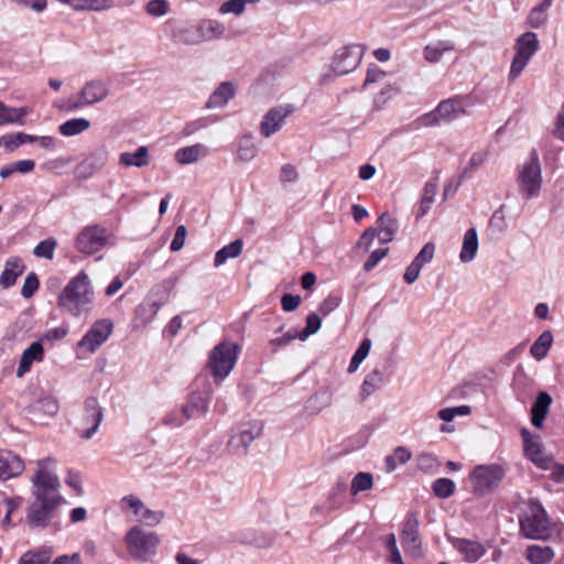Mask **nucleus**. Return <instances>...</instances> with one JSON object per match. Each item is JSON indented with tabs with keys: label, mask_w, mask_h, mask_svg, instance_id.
<instances>
[{
	"label": "nucleus",
	"mask_w": 564,
	"mask_h": 564,
	"mask_svg": "<svg viewBox=\"0 0 564 564\" xmlns=\"http://www.w3.org/2000/svg\"><path fill=\"white\" fill-rule=\"evenodd\" d=\"M93 301V291L88 275L82 271L72 279L58 296V306L73 316L88 311Z\"/></svg>",
	"instance_id": "f03ea898"
},
{
	"label": "nucleus",
	"mask_w": 564,
	"mask_h": 564,
	"mask_svg": "<svg viewBox=\"0 0 564 564\" xmlns=\"http://www.w3.org/2000/svg\"><path fill=\"white\" fill-rule=\"evenodd\" d=\"M31 112L29 107H9L0 101V127L6 124H24V118Z\"/></svg>",
	"instance_id": "c85d7f7f"
},
{
	"label": "nucleus",
	"mask_w": 564,
	"mask_h": 564,
	"mask_svg": "<svg viewBox=\"0 0 564 564\" xmlns=\"http://www.w3.org/2000/svg\"><path fill=\"white\" fill-rule=\"evenodd\" d=\"M517 181L523 198L531 199L539 196L542 186V171L535 150H532L529 159L519 166Z\"/></svg>",
	"instance_id": "39448f33"
},
{
	"label": "nucleus",
	"mask_w": 564,
	"mask_h": 564,
	"mask_svg": "<svg viewBox=\"0 0 564 564\" xmlns=\"http://www.w3.org/2000/svg\"><path fill=\"white\" fill-rule=\"evenodd\" d=\"M506 471L498 464L478 465L470 473L473 492L485 496L492 492L503 479Z\"/></svg>",
	"instance_id": "6e6552de"
},
{
	"label": "nucleus",
	"mask_w": 564,
	"mask_h": 564,
	"mask_svg": "<svg viewBox=\"0 0 564 564\" xmlns=\"http://www.w3.org/2000/svg\"><path fill=\"white\" fill-rule=\"evenodd\" d=\"M237 345L221 343L214 347L209 355L208 368L215 381H223L232 370L237 361Z\"/></svg>",
	"instance_id": "1a4fd4ad"
},
{
	"label": "nucleus",
	"mask_w": 564,
	"mask_h": 564,
	"mask_svg": "<svg viewBox=\"0 0 564 564\" xmlns=\"http://www.w3.org/2000/svg\"><path fill=\"white\" fill-rule=\"evenodd\" d=\"M364 47L359 44L344 46L334 55L332 68L336 75H346L360 64Z\"/></svg>",
	"instance_id": "4468645a"
},
{
	"label": "nucleus",
	"mask_w": 564,
	"mask_h": 564,
	"mask_svg": "<svg viewBox=\"0 0 564 564\" xmlns=\"http://www.w3.org/2000/svg\"><path fill=\"white\" fill-rule=\"evenodd\" d=\"M553 344V335L550 330H544L539 338L532 344L530 352L536 360H542L546 357Z\"/></svg>",
	"instance_id": "58836bf2"
},
{
	"label": "nucleus",
	"mask_w": 564,
	"mask_h": 564,
	"mask_svg": "<svg viewBox=\"0 0 564 564\" xmlns=\"http://www.w3.org/2000/svg\"><path fill=\"white\" fill-rule=\"evenodd\" d=\"M419 520L414 513L408 516L402 533L401 543L406 552L415 554L421 547V539L419 535Z\"/></svg>",
	"instance_id": "5701e85b"
},
{
	"label": "nucleus",
	"mask_w": 564,
	"mask_h": 564,
	"mask_svg": "<svg viewBox=\"0 0 564 564\" xmlns=\"http://www.w3.org/2000/svg\"><path fill=\"white\" fill-rule=\"evenodd\" d=\"M112 329L113 324L110 319L105 318L96 321L86 335L79 340V348L88 352H95L96 349L109 338Z\"/></svg>",
	"instance_id": "f3484780"
},
{
	"label": "nucleus",
	"mask_w": 564,
	"mask_h": 564,
	"mask_svg": "<svg viewBox=\"0 0 564 564\" xmlns=\"http://www.w3.org/2000/svg\"><path fill=\"white\" fill-rule=\"evenodd\" d=\"M437 465V458L432 454L423 453L417 456V467L423 471H431Z\"/></svg>",
	"instance_id": "e2e57ef3"
},
{
	"label": "nucleus",
	"mask_w": 564,
	"mask_h": 564,
	"mask_svg": "<svg viewBox=\"0 0 564 564\" xmlns=\"http://www.w3.org/2000/svg\"><path fill=\"white\" fill-rule=\"evenodd\" d=\"M90 127V121L86 118H73L58 127V131L64 137H74L77 135Z\"/></svg>",
	"instance_id": "ea45409f"
},
{
	"label": "nucleus",
	"mask_w": 564,
	"mask_h": 564,
	"mask_svg": "<svg viewBox=\"0 0 564 564\" xmlns=\"http://www.w3.org/2000/svg\"><path fill=\"white\" fill-rule=\"evenodd\" d=\"M466 106V97L464 96H455L442 100L433 111L420 118L421 124L425 127L448 124L467 113Z\"/></svg>",
	"instance_id": "20e7f679"
},
{
	"label": "nucleus",
	"mask_w": 564,
	"mask_h": 564,
	"mask_svg": "<svg viewBox=\"0 0 564 564\" xmlns=\"http://www.w3.org/2000/svg\"><path fill=\"white\" fill-rule=\"evenodd\" d=\"M144 11L152 18H162L171 11L167 0H150L144 6Z\"/></svg>",
	"instance_id": "8fccbe9b"
},
{
	"label": "nucleus",
	"mask_w": 564,
	"mask_h": 564,
	"mask_svg": "<svg viewBox=\"0 0 564 564\" xmlns=\"http://www.w3.org/2000/svg\"><path fill=\"white\" fill-rule=\"evenodd\" d=\"M552 398L547 392H540L531 408V423L533 426L540 429L543 425V421L546 417Z\"/></svg>",
	"instance_id": "bb28decb"
},
{
	"label": "nucleus",
	"mask_w": 564,
	"mask_h": 564,
	"mask_svg": "<svg viewBox=\"0 0 564 564\" xmlns=\"http://www.w3.org/2000/svg\"><path fill=\"white\" fill-rule=\"evenodd\" d=\"M208 397L200 392H194L191 394L187 403L182 406V417L174 419L173 415L165 417V424H172L180 426L187 420L195 419L205 414L208 410Z\"/></svg>",
	"instance_id": "a211bd4d"
},
{
	"label": "nucleus",
	"mask_w": 564,
	"mask_h": 564,
	"mask_svg": "<svg viewBox=\"0 0 564 564\" xmlns=\"http://www.w3.org/2000/svg\"><path fill=\"white\" fill-rule=\"evenodd\" d=\"M34 501L28 508V521L34 528L47 527L63 498L59 494V478L56 460L48 456L36 462V470L31 478Z\"/></svg>",
	"instance_id": "f257e3e1"
},
{
	"label": "nucleus",
	"mask_w": 564,
	"mask_h": 564,
	"mask_svg": "<svg viewBox=\"0 0 564 564\" xmlns=\"http://www.w3.org/2000/svg\"><path fill=\"white\" fill-rule=\"evenodd\" d=\"M449 542L463 560L469 564L479 561L487 552L486 546L478 540L452 538Z\"/></svg>",
	"instance_id": "412c9836"
},
{
	"label": "nucleus",
	"mask_w": 564,
	"mask_h": 564,
	"mask_svg": "<svg viewBox=\"0 0 564 564\" xmlns=\"http://www.w3.org/2000/svg\"><path fill=\"white\" fill-rule=\"evenodd\" d=\"M235 96L234 86L228 83H221L208 99V108H221Z\"/></svg>",
	"instance_id": "473e14b6"
},
{
	"label": "nucleus",
	"mask_w": 564,
	"mask_h": 564,
	"mask_svg": "<svg viewBox=\"0 0 564 564\" xmlns=\"http://www.w3.org/2000/svg\"><path fill=\"white\" fill-rule=\"evenodd\" d=\"M554 557V551L550 546L530 545L525 552V558L531 564H544L551 562Z\"/></svg>",
	"instance_id": "e433bc0d"
},
{
	"label": "nucleus",
	"mask_w": 564,
	"mask_h": 564,
	"mask_svg": "<svg viewBox=\"0 0 564 564\" xmlns=\"http://www.w3.org/2000/svg\"><path fill=\"white\" fill-rule=\"evenodd\" d=\"M259 0H228L224 2L219 8L220 14L234 13L240 15L245 12L248 3H257Z\"/></svg>",
	"instance_id": "3c124183"
},
{
	"label": "nucleus",
	"mask_w": 564,
	"mask_h": 564,
	"mask_svg": "<svg viewBox=\"0 0 564 564\" xmlns=\"http://www.w3.org/2000/svg\"><path fill=\"white\" fill-rule=\"evenodd\" d=\"M539 45L538 36L533 32H525L517 39L514 44L516 54L509 70V80H514L521 75L532 56L538 52Z\"/></svg>",
	"instance_id": "9d476101"
},
{
	"label": "nucleus",
	"mask_w": 564,
	"mask_h": 564,
	"mask_svg": "<svg viewBox=\"0 0 564 564\" xmlns=\"http://www.w3.org/2000/svg\"><path fill=\"white\" fill-rule=\"evenodd\" d=\"M478 250V235L475 228H469L463 239L459 259L464 263L473 261Z\"/></svg>",
	"instance_id": "2f4dec72"
},
{
	"label": "nucleus",
	"mask_w": 564,
	"mask_h": 564,
	"mask_svg": "<svg viewBox=\"0 0 564 564\" xmlns=\"http://www.w3.org/2000/svg\"><path fill=\"white\" fill-rule=\"evenodd\" d=\"M127 551L134 561L148 562L155 554L160 544L159 535L141 524L131 527L123 538Z\"/></svg>",
	"instance_id": "7ed1b4c3"
},
{
	"label": "nucleus",
	"mask_w": 564,
	"mask_h": 564,
	"mask_svg": "<svg viewBox=\"0 0 564 564\" xmlns=\"http://www.w3.org/2000/svg\"><path fill=\"white\" fill-rule=\"evenodd\" d=\"M554 135L564 142V102L561 106V109L556 116Z\"/></svg>",
	"instance_id": "774afa93"
},
{
	"label": "nucleus",
	"mask_w": 564,
	"mask_h": 564,
	"mask_svg": "<svg viewBox=\"0 0 564 564\" xmlns=\"http://www.w3.org/2000/svg\"><path fill=\"white\" fill-rule=\"evenodd\" d=\"M395 93H397V89L391 85L383 87L373 99L375 109H377V110L382 109L386 106V104L388 102V100H390L394 96Z\"/></svg>",
	"instance_id": "bf43d9fd"
},
{
	"label": "nucleus",
	"mask_w": 564,
	"mask_h": 564,
	"mask_svg": "<svg viewBox=\"0 0 564 564\" xmlns=\"http://www.w3.org/2000/svg\"><path fill=\"white\" fill-rule=\"evenodd\" d=\"M470 413H471V409L469 405H459V406L442 409L438 411L437 416L445 422H451L457 415L465 416V415H469Z\"/></svg>",
	"instance_id": "6e6d98bb"
},
{
	"label": "nucleus",
	"mask_w": 564,
	"mask_h": 564,
	"mask_svg": "<svg viewBox=\"0 0 564 564\" xmlns=\"http://www.w3.org/2000/svg\"><path fill=\"white\" fill-rule=\"evenodd\" d=\"M322 325V319L316 313H311L306 317V325L304 329L299 333V339L305 340L311 335L318 332Z\"/></svg>",
	"instance_id": "5fc2aeb1"
},
{
	"label": "nucleus",
	"mask_w": 564,
	"mask_h": 564,
	"mask_svg": "<svg viewBox=\"0 0 564 564\" xmlns=\"http://www.w3.org/2000/svg\"><path fill=\"white\" fill-rule=\"evenodd\" d=\"M186 236H187L186 227L184 225H180L176 228L174 238L171 242V246H170L171 250L174 252L180 251L185 243Z\"/></svg>",
	"instance_id": "0e129e2a"
},
{
	"label": "nucleus",
	"mask_w": 564,
	"mask_h": 564,
	"mask_svg": "<svg viewBox=\"0 0 564 564\" xmlns=\"http://www.w3.org/2000/svg\"><path fill=\"white\" fill-rule=\"evenodd\" d=\"M553 0H542L539 4L534 6L528 17L527 24L532 29H540L546 24L549 20V10Z\"/></svg>",
	"instance_id": "7c9ffc66"
},
{
	"label": "nucleus",
	"mask_w": 564,
	"mask_h": 564,
	"mask_svg": "<svg viewBox=\"0 0 564 564\" xmlns=\"http://www.w3.org/2000/svg\"><path fill=\"white\" fill-rule=\"evenodd\" d=\"M520 529L524 536L532 540H545L550 536V522L539 502L530 501L527 512L520 518Z\"/></svg>",
	"instance_id": "423d86ee"
},
{
	"label": "nucleus",
	"mask_w": 564,
	"mask_h": 564,
	"mask_svg": "<svg viewBox=\"0 0 564 564\" xmlns=\"http://www.w3.org/2000/svg\"><path fill=\"white\" fill-rule=\"evenodd\" d=\"M40 285L37 275L34 272H31L26 275L24 283L21 289V295L24 299H30L37 291Z\"/></svg>",
	"instance_id": "4d7b16f0"
},
{
	"label": "nucleus",
	"mask_w": 564,
	"mask_h": 564,
	"mask_svg": "<svg viewBox=\"0 0 564 564\" xmlns=\"http://www.w3.org/2000/svg\"><path fill=\"white\" fill-rule=\"evenodd\" d=\"M293 112L291 105L278 106L270 109L263 117L260 124V132L264 138H270L278 132L284 120Z\"/></svg>",
	"instance_id": "aec40b11"
},
{
	"label": "nucleus",
	"mask_w": 564,
	"mask_h": 564,
	"mask_svg": "<svg viewBox=\"0 0 564 564\" xmlns=\"http://www.w3.org/2000/svg\"><path fill=\"white\" fill-rule=\"evenodd\" d=\"M59 410L58 402L52 397H44L33 404V412L43 417H54Z\"/></svg>",
	"instance_id": "37998d69"
},
{
	"label": "nucleus",
	"mask_w": 564,
	"mask_h": 564,
	"mask_svg": "<svg viewBox=\"0 0 564 564\" xmlns=\"http://www.w3.org/2000/svg\"><path fill=\"white\" fill-rule=\"evenodd\" d=\"M57 246V242L54 238H47L45 240L40 241L34 250L33 253L37 258H44L47 260H52L54 258L55 248Z\"/></svg>",
	"instance_id": "603ef678"
},
{
	"label": "nucleus",
	"mask_w": 564,
	"mask_h": 564,
	"mask_svg": "<svg viewBox=\"0 0 564 564\" xmlns=\"http://www.w3.org/2000/svg\"><path fill=\"white\" fill-rule=\"evenodd\" d=\"M36 135L28 134L24 132H17L13 134H6L2 137V143L4 148L12 152L22 144L35 142Z\"/></svg>",
	"instance_id": "a18cd8bd"
},
{
	"label": "nucleus",
	"mask_w": 564,
	"mask_h": 564,
	"mask_svg": "<svg viewBox=\"0 0 564 564\" xmlns=\"http://www.w3.org/2000/svg\"><path fill=\"white\" fill-rule=\"evenodd\" d=\"M258 148L251 135H243L238 141L237 156L241 162H250L256 158Z\"/></svg>",
	"instance_id": "79ce46f5"
},
{
	"label": "nucleus",
	"mask_w": 564,
	"mask_h": 564,
	"mask_svg": "<svg viewBox=\"0 0 564 564\" xmlns=\"http://www.w3.org/2000/svg\"><path fill=\"white\" fill-rule=\"evenodd\" d=\"M434 253L435 245L433 242H427L423 246V248L413 259V261L423 268L425 264L430 263L433 260Z\"/></svg>",
	"instance_id": "13d9d810"
},
{
	"label": "nucleus",
	"mask_w": 564,
	"mask_h": 564,
	"mask_svg": "<svg viewBox=\"0 0 564 564\" xmlns=\"http://www.w3.org/2000/svg\"><path fill=\"white\" fill-rule=\"evenodd\" d=\"M486 159L487 154L485 152L474 153L463 172V177H467L473 171L481 166L485 163Z\"/></svg>",
	"instance_id": "052dcab7"
},
{
	"label": "nucleus",
	"mask_w": 564,
	"mask_h": 564,
	"mask_svg": "<svg viewBox=\"0 0 564 564\" xmlns=\"http://www.w3.org/2000/svg\"><path fill=\"white\" fill-rule=\"evenodd\" d=\"M208 154L209 150L205 144L196 143L176 150L174 160L181 165H188L205 159Z\"/></svg>",
	"instance_id": "b1692460"
},
{
	"label": "nucleus",
	"mask_w": 564,
	"mask_h": 564,
	"mask_svg": "<svg viewBox=\"0 0 564 564\" xmlns=\"http://www.w3.org/2000/svg\"><path fill=\"white\" fill-rule=\"evenodd\" d=\"M388 248H379L371 252L369 259L364 264V270L371 271L388 253Z\"/></svg>",
	"instance_id": "680f3d73"
},
{
	"label": "nucleus",
	"mask_w": 564,
	"mask_h": 564,
	"mask_svg": "<svg viewBox=\"0 0 564 564\" xmlns=\"http://www.w3.org/2000/svg\"><path fill=\"white\" fill-rule=\"evenodd\" d=\"M25 468L23 459L11 451H0V480L20 476Z\"/></svg>",
	"instance_id": "4be33fe9"
},
{
	"label": "nucleus",
	"mask_w": 564,
	"mask_h": 564,
	"mask_svg": "<svg viewBox=\"0 0 564 564\" xmlns=\"http://www.w3.org/2000/svg\"><path fill=\"white\" fill-rule=\"evenodd\" d=\"M107 243V231L99 226H87L80 230L76 239V248L86 254L101 250Z\"/></svg>",
	"instance_id": "2eb2a0df"
},
{
	"label": "nucleus",
	"mask_w": 564,
	"mask_h": 564,
	"mask_svg": "<svg viewBox=\"0 0 564 564\" xmlns=\"http://www.w3.org/2000/svg\"><path fill=\"white\" fill-rule=\"evenodd\" d=\"M120 507L122 510L130 509L138 520L147 527H156L165 518L164 511L148 508L135 495H127L122 497Z\"/></svg>",
	"instance_id": "ddd939ff"
},
{
	"label": "nucleus",
	"mask_w": 564,
	"mask_h": 564,
	"mask_svg": "<svg viewBox=\"0 0 564 564\" xmlns=\"http://www.w3.org/2000/svg\"><path fill=\"white\" fill-rule=\"evenodd\" d=\"M299 177L295 166L292 164H284L280 171V181L282 183H294Z\"/></svg>",
	"instance_id": "69168bd1"
},
{
	"label": "nucleus",
	"mask_w": 564,
	"mask_h": 564,
	"mask_svg": "<svg viewBox=\"0 0 564 564\" xmlns=\"http://www.w3.org/2000/svg\"><path fill=\"white\" fill-rule=\"evenodd\" d=\"M370 348H371V340L369 338H365L360 343L359 347L357 348V350L355 351V354L351 357L350 364L348 366L349 373H352L358 369L360 364L368 356Z\"/></svg>",
	"instance_id": "de8ad7c7"
},
{
	"label": "nucleus",
	"mask_w": 564,
	"mask_h": 564,
	"mask_svg": "<svg viewBox=\"0 0 564 564\" xmlns=\"http://www.w3.org/2000/svg\"><path fill=\"white\" fill-rule=\"evenodd\" d=\"M243 241L236 239L235 241L224 246L215 254L214 265L216 268L223 265L228 259L237 258L241 254Z\"/></svg>",
	"instance_id": "c9c22d12"
},
{
	"label": "nucleus",
	"mask_w": 564,
	"mask_h": 564,
	"mask_svg": "<svg viewBox=\"0 0 564 564\" xmlns=\"http://www.w3.org/2000/svg\"><path fill=\"white\" fill-rule=\"evenodd\" d=\"M118 164L122 167H144L150 164L149 149L145 145L139 147L134 152H122L119 155Z\"/></svg>",
	"instance_id": "a878e982"
},
{
	"label": "nucleus",
	"mask_w": 564,
	"mask_h": 564,
	"mask_svg": "<svg viewBox=\"0 0 564 564\" xmlns=\"http://www.w3.org/2000/svg\"><path fill=\"white\" fill-rule=\"evenodd\" d=\"M24 269L25 265L20 258L8 259L0 275V285L4 289L12 286L17 279L24 272Z\"/></svg>",
	"instance_id": "cd10ccee"
},
{
	"label": "nucleus",
	"mask_w": 564,
	"mask_h": 564,
	"mask_svg": "<svg viewBox=\"0 0 564 564\" xmlns=\"http://www.w3.org/2000/svg\"><path fill=\"white\" fill-rule=\"evenodd\" d=\"M197 28L202 43L221 37L226 30L224 23L214 19L199 21Z\"/></svg>",
	"instance_id": "c756f323"
},
{
	"label": "nucleus",
	"mask_w": 564,
	"mask_h": 564,
	"mask_svg": "<svg viewBox=\"0 0 564 564\" xmlns=\"http://www.w3.org/2000/svg\"><path fill=\"white\" fill-rule=\"evenodd\" d=\"M108 95L109 88L106 83L99 79L89 80L84 84L76 98H68L59 108L66 112H73L101 102Z\"/></svg>",
	"instance_id": "0eeeda50"
},
{
	"label": "nucleus",
	"mask_w": 564,
	"mask_h": 564,
	"mask_svg": "<svg viewBox=\"0 0 564 564\" xmlns=\"http://www.w3.org/2000/svg\"><path fill=\"white\" fill-rule=\"evenodd\" d=\"M262 431L263 424L260 421H249L241 424L227 443L229 452L235 455H245L251 443L260 437Z\"/></svg>",
	"instance_id": "f8f14e48"
},
{
	"label": "nucleus",
	"mask_w": 564,
	"mask_h": 564,
	"mask_svg": "<svg viewBox=\"0 0 564 564\" xmlns=\"http://www.w3.org/2000/svg\"><path fill=\"white\" fill-rule=\"evenodd\" d=\"M384 381L383 372L379 369L371 370L361 384L360 398L361 400H366L372 393H375Z\"/></svg>",
	"instance_id": "72a5a7b5"
},
{
	"label": "nucleus",
	"mask_w": 564,
	"mask_h": 564,
	"mask_svg": "<svg viewBox=\"0 0 564 564\" xmlns=\"http://www.w3.org/2000/svg\"><path fill=\"white\" fill-rule=\"evenodd\" d=\"M377 224L378 228H368L365 230L357 242L358 248H364L366 251H368L376 237L382 245L392 241L399 229L398 221L388 213H383L378 218Z\"/></svg>",
	"instance_id": "9b49d317"
},
{
	"label": "nucleus",
	"mask_w": 564,
	"mask_h": 564,
	"mask_svg": "<svg viewBox=\"0 0 564 564\" xmlns=\"http://www.w3.org/2000/svg\"><path fill=\"white\" fill-rule=\"evenodd\" d=\"M44 358V349L40 341L32 343L21 355L17 377L22 378L30 371L33 362H40Z\"/></svg>",
	"instance_id": "393cba45"
},
{
	"label": "nucleus",
	"mask_w": 564,
	"mask_h": 564,
	"mask_svg": "<svg viewBox=\"0 0 564 564\" xmlns=\"http://www.w3.org/2000/svg\"><path fill=\"white\" fill-rule=\"evenodd\" d=\"M52 554L53 551L51 547H42L36 551H29L19 558L18 564H48Z\"/></svg>",
	"instance_id": "c03bdc74"
},
{
	"label": "nucleus",
	"mask_w": 564,
	"mask_h": 564,
	"mask_svg": "<svg viewBox=\"0 0 564 564\" xmlns=\"http://www.w3.org/2000/svg\"><path fill=\"white\" fill-rule=\"evenodd\" d=\"M109 160L107 147L100 145L87 154V156L76 166V173L80 178L87 180L95 173L102 170Z\"/></svg>",
	"instance_id": "6ab92c4d"
},
{
	"label": "nucleus",
	"mask_w": 564,
	"mask_h": 564,
	"mask_svg": "<svg viewBox=\"0 0 564 564\" xmlns=\"http://www.w3.org/2000/svg\"><path fill=\"white\" fill-rule=\"evenodd\" d=\"M455 488V482L448 478H438L432 485L434 495L441 499H447L453 496Z\"/></svg>",
	"instance_id": "09e8293b"
},
{
	"label": "nucleus",
	"mask_w": 564,
	"mask_h": 564,
	"mask_svg": "<svg viewBox=\"0 0 564 564\" xmlns=\"http://www.w3.org/2000/svg\"><path fill=\"white\" fill-rule=\"evenodd\" d=\"M437 193V185L434 182H427L424 186L423 195L416 212V217L425 216L434 204Z\"/></svg>",
	"instance_id": "a19ab883"
},
{
	"label": "nucleus",
	"mask_w": 564,
	"mask_h": 564,
	"mask_svg": "<svg viewBox=\"0 0 564 564\" xmlns=\"http://www.w3.org/2000/svg\"><path fill=\"white\" fill-rule=\"evenodd\" d=\"M454 50V44L449 41H438L424 47V58L429 63H438L445 52Z\"/></svg>",
	"instance_id": "4c0bfd02"
},
{
	"label": "nucleus",
	"mask_w": 564,
	"mask_h": 564,
	"mask_svg": "<svg viewBox=\"0 0 564 564\" xmlns=\"http://www.w3.org/2000/svg\"><path fill=\"white\" fill-rule=\"evenodd\" d=\"M373 477L370 473L360 471L354 476L350 484V492L352 496L358 495L361 491H366L372 488Z\"/></svg>",
	"instance_id": "49530a36"
},
{
	"label": "nucleus",
	"mask_w": 564,
	"mask_h": 564,
	"mask_svg": "<svg viewBox=\"0 0 564 564\" xmlns=\"http://www.w3.org/2000/svg\"><path fill=\"white\" fill-rule=\"evenodd\" d=\"M301 301L300 295L284 294L281 299V305L283 311L293 312L299 307Z\"/></svg>",
	"instance_id": "338daca9"
},
{
	"label": "nucleus",
	"mask_w": 564,
	"mask_h": 564,
	"mask_svg": "<svg viewBox=\"0 0 564 564\" xmlns=\"http://www.w3.org/2000/svg\"><path fill=\"white\" fill-rule=\"evenodd\" d=\"M521 435L524 442L527 456H531L542 451L539 436L533 435L529 430L522 429Z\"/></svg>",
	"instance_id": "864d4df0"
},
{
	"label": "nucleus",
	"mask_w": 564,
	"mask_h": 564,
	"mask_svg": "<svg viewBox=\"0 0 564 564\" xmlns=\"http://www.w3.org/2000/svg\"><path fill=\"white\" fill-rule=\"evenodd\" d=\"M104 419V412L97 399L88 398L85 401L84 414L78 427L82 438L90 440L97 432Z\"/></svg>",
	"instance_id": "dca6fc26"
},
{
	"label": "nucleus",
	"mask_w": 564,
	"mask_h": 564,
	"mask_svg": "<svg viewBox=\"0 0 564 564\" xmlns=\"http://www.w3.org/2000/svg\"><path fill=\"white\" fill-rule=\"evenodd\" d=\"M173 40L184 45L200 44L197 24H186L178 28L172 35Z\"/></svg>",
	"instance_id": "f704fd0d"
}]
</instances>
